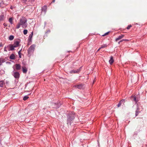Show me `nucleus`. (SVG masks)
Listing matches in <instances>:
<instances>
[{"label": "nucleus", "instance_id": "nucleus-28", "mask_svg": "<svg viewBox=\"0 0 147 147\" xmlns=\"http://www.w3.org/2000/svg\"><path fill=\"white\" fill-rule=\"evenodd\" d=\"M21 50H20L19 52H18V54L19 55V57L20 58H21V54L20 52Z\"/></svg>", "mask_w": 147, "mask_h": 147}, {"label": "nucleus", "instance_id": "nucleus-30", "mask_svg": "<svg viewBox=\"0 0 147 147\" xmlns=\"http://www.w3.org/2000/svg\"><path fill=\"white\" fill-rule=\"evenodd\" d=\"M128 40H127V39H122L120 40V42H123V41H127Z\"/></svg>", "mask_w": 147, "mask_h": 147}, {"label": "nucleus", "instance_id": "nucleus-10", "mask_svg": "<svg viewBox=\"0 0 147 147\" xmlns=\"http://www.w3.org/2000/svg\"><path fill=\"white\" fill-rule=\"evenodd\" d=\"M33 32H31V34H30L29 35V37H28V41L29 42H31L32 39V36H33Z\"/></svg>", "mask_w": 147, "mask_h": 147}, {"label": "nucleus", "instance_id": "nucleus-34", "mask_svg": "<svg viewBox=\"0 0 147 147\" xmlns=\"http://www.w3.org/2000/svg\"><path fill=\"white\" fill-rule=\"evenodd\" d=\"M4 51H6V52H7V51L6 49V47H5L4 48Z\"/></svg>", "mask_w": 147, "mask_h": 147}, {"label": "nucleus", "instance_id": "nucleus-16", "mask_svg": "<svg viewBox=\"0 0 147 147\" xmlns=\"http://www.w3.org/2000/svg\"><path fill=\"white\" fill-rule=\"evenodd\" d=\"M125 102V100H121L119 102V103L117 105L118 107H120L122 103H124Z\"/></svg>", "mask_w": 147, "mask_h": 147}, {"label": "nucleus", "instance_id": "nucleus-20", "mask_svg": "<svg viewBox=\"0 0 147 147\" xmlns=\"http://www.w3.org/2000/svg\"><path fill=\"white\" fill-rule=\"evenodd\" d=\"M4 18V16L3 15H1L0 16V21H2Z\"/></svg>", "mask_w": 147, "mask_h": 147}, {"label": "nucleus", "instance_id": "nucleus-29", "mask_svg": "<svg viewBox=\"0 0 147 147\" xmlns=\"http://www.w3.org/2000/svg\"><path fill=\"white\" fill-rule=\"evenodd\" d=\"M109 32H107L105 33L104 34H103V35H102V36H106L108 34H109Z\"/></svg>", "mask_w": 147, "mask_h": 147}, {"label": "nucleus", "instance_id": "nucleus-18", "mask_svg": "<svg viewBox=\"0 0 147 147\" xmlns=\"http://www.w3.org/2000/svg\"><path fill=\"white\" fill-rule=\"evenodd\" d=\"M139 113V109L138 107L137 109L136 110V116H138Z\"/></svg>", "mask_w": 147, "mask_h": 147}, {"label": "nucleus", "instance_id": "nucleus-15", "mask_svg": "<svg viewBox=\"0 0 147 147\" xmlns=\"http://www.w3.org/2000/svg\"><path fill=\"white\" fill-rule=\"evenodd\" d=\"M113 62L114 60L113 59V57L112 56H111L110 57V59L109 61V62L110 64L111 65L113 63Z\"/></svg>", "mask_w": 147, "mask_h": 147}, {"label": "nucleus", "instance_id": "nucleus-25", "mask_svg": "<svg viewBox=\"0 0 147 147\" xmlns=\"http://www.w3.org/2000/svg\"><path fill=\"white\" fill-rule=\"evenodd\" d=\"M3 62V59L2 58L0 59V66H1L2 63Z\"/></svg>", "mask_w": 147, "mask_h": 147}, {"label": "nucleus", "instance_id": "nucleus-19", "mask_svg": "<svg viewBox=\"0 0 147 147\" xmlns=\"http://www.w3.org/2000/svg\"><path fill=\"white\" fill-rule=\"evenodd\" d=\"M13 19L12 18H9V21L11 24H12L13 23Z\"/></svg>", "mask_w": 147, "mask_h": 147}, {"label": "nucleus", "instance_id": "nucleus-2", "mask_svg": "<svg viewBox=\"0 0 147 147\" xmlns=\"http://www.w3.org/2000/svg\"><path fill=\"white\" fill-rule=\"evenodd\" d=\"M36 45L33 44L31 45L28 50V54H30L33 52L35 49Z\"/></svg>", "mask_w": 147, "mask_h": 147}, {"label": "nucleus", "instance_id": "nucleus-26", "mask_svg": "<svg viewBox=\"0 0 147 147\" xmlns=\"http://www.w3.org/2000/svg\"><path fill=\"white\" fill-rule=\"evenodd\" d=\"M28 33V30H24L23 31V33L24 34L26 35Z\"/></svg>", "mask_w": 147, "mask_h": 147}, {"label": "nucleus", "instance_id": "nucleus-12", "mask_svg": "<svg viewBox=\"0 0 147 147\" xmlns=\"http://www.w3.org/2000/svg\"><path fill=\"white\" fill-rule=\"evenodd\" d=\"M16 69L17 70H19L21 69V65L20 64H16L15 65Z\"/></svg>", "mask_w": 147, "mask_h": 147}, {"label": "nucleus", "instance_id": "nucleus-33", "mask_svg": "<svg viewBox=\"0 0 147 147\" xmlns=\"http://www.w3.org/2000/svg\"><path fill=\"white\" fill-rule=\"evenodd\" d=\"M23 1V2L25 3L26 1H27V0H22Z\"/></svg>", "mask_w": 147, "mask_h": 147}, {"label": "nucleus", "instance_id": "nucleus-36", "mask_svg": "<svg viewBox=\"0 0 147 147\" xmlns=\"http://www.w3.org/2000/svg\"><path fill=\"white\" fill-rule=\"evenodd\" d=\"M121 42H120V40L118 42V43L119 44Z\"/></svg>", "mask_w": 147, "mask_h": 147}, {"label": "nucleus", "instance_id": "nucleus-24", "mask_svg": "<svg viewBox=\"0 0 147 147\" xmlns=\"http://www.w3.org/2000/svg\"><path fill=\"white\" fill-rule=\"evenodd\" d=\"M29 98V97L27 96H25L24 98H23V99L24 100H26L27 99H28V98Z\"/></svg>", "mask_w": 147, "mask_h": 147}, {"label": "nucleus", "instance_id": "nucleus-1", "mask_svg": "<svg viewBox=\"0 0 147 147\" xmlns=\"http://www.w3.org/2000/svg\"><path fill=\"white\" fill-rule=\"evenodd\" d=\"M20 23L22 26L23 28H25L27 26L26 22L27 20L24 17L20 19Z\"/></svg>", "mask_w": 147, "mask_h": 147}, {"label": "nucleus", "instance_id": "nucleus-21", "mask_svg": "<svg viewBox=\"0 0 147 147\" xmlns=\"http://www.w3.org/2000/svg\"><path fill=\"white\" fill-rule=\"evenodd\" d=\"M14 37L13 36L11 35L9 37V39L10 40H12L13 39Z\"/></svg>", "mask_w": 147, "mask_h": 147}, {"label": "nucleus", "instance_id": "nucleus-13", "mask_svg": "<svg viewBox=\"0 0 147 147\" xmlns=\"http://www.w3.org/2000/svg\"><path fill=\"white\" fill-rule=\"evenodd\" d=\"M9 58L13 60L15 59L16 57L15 55L13 54H11L9 56Z\"/></svg>", "mask_w": 147, "mask_h": 147}, {"label": "nucleus", "instance_id": "nucleus-38", "mask_svg": "<svg viewBox=\"0 0 147 147\" xmlns=\"http://www.w3.org/2000/svg\"><path fill=\"white\" fill-rule=\"evenodd\" d=\"M55 0H53V2H54L55 1Z\"/></svg>", "mask_w": 147, "mask_h": 147}, {"label": "nucleus", "instance_id": "nucleus-6", "mask_svg": "<svg viewBox=\"0 0 147 147\" xmlns=\"http://www.w3.org/2000/svg\"><path fill=\"white\" fill-rule=\"evenodd\" d=\"M81 67L79 69H78L77 70H73L71 71H70L71 73H78L79 72H80V71Z\"/></svg>", "mask_w": 147, "mask_h": 147}, {"label": "nucleus", "instance_id": "nucleus-31", "mask_svg": "<svg viewBox=\"0 0 147 147\" xmlns=\"http://www.w3.org/2000/svg\"><path fill=\"white\" fill-rule=\"evenodd\" d=\"M131 27V25H129L127 27V29H129Z\"/></svg>", "mask_w": 147, "mask_h": 147}, {"label": "nucleus", "instance_id": "nucleus-22", "mask_svg": "<svg viewBox=\"0 0 147 147\" xmlns=\"http://www.w3.org/2000/svg\"><path fill=\"white\" fill-rule=\"evenodd\" d=\"M132 100H134L136 102L138 101V100H136V98L134 96L132 97Z\"/></svg>", "mask_w": 147, "mask_h": 147}, {"label": "nucleus", "instance_id": "nucleus-5", "mask_svg": "<svg viewBox=\"0 0 147 147\" xmlns=\"http://www.w3.org/2000/svg\"><path fill=\"white\" fill-rule=\"evenodd\" d=\"M15 47H19L20 45V42L18 41H15L13 44L12 45Z\"/></svg>", "mask_w": 147, "mask_h": 147}, {"label": "nucleus", "instance_id": "nucleus-7", "mask_svg": "<svg viewBox=\"0 0 147 147\" xmlns=\"http://www.w3.org/2000/svg\"><path fill=\"white\" fill-rule=\"evenodd\" d=\"M22 68L23 73L24 74L26 73L27 72L28 69L25 65L22 66Z\"/></svg>", "mask_w": 147, "mask_h": 147}, {"label": "nucleus", "instance_id": "nucleus-14", "mask_svg": "<svg viewBox=\"0 0 147 147\" xmlns=\"http://www.w3.org/2000/svg\"><path fill=\"white\" fill-rule=\"evenodd\" d=\"M47 6L46 5H44L42 7V11L46 12L47 10Z\"/></svg>", "mask_w": 147, "mask_h": 147}, {"label": "nucleus", "instance_id": "nucleus-3", "mask_svg": "<svg viewBox=\"0 0 147 147\" xmlns=\"http://www.w3.org/2000/svg\"><path fill=\"white\" fill-rule=\"evenodd\" d=\"M13 76L16 78H18L20 77V74L18 72H15L13 73Z\"/></svg>", "mask_w": 147, "mask_h": 147}, {"label": "nucleus", "instance_id": "nucleus-27", "mask_svg": "<svg viewBox=\"0 0 147 147\" xmlns=\"http://www.w3.org/2000/svg\"><path fill=\"white\" fill-rule=\"evenodd\" d=\"M107 46V45H104L101 46L100 48H102L105 47H106Z\"/></svg>", "mask_w": 147, "mask_h": 147}, {"label": "nucleus", "instance_id": "nucleus-23", "mask_svg": "<svg viewBox=\"0 0 147 147\" xmlns=\"http://www.w3.org/2000/svg\"><path fill=\"white\" fill-rule=\"evenodd\" d=\"M21 25L20 24V23H18L17 24V25L16 26V28L17 29H18L19 28H20V27Z\"/></svg>", "mask_w": 147, "mask_h": 147}, {"label": "nucleus", "instance_id": "nucleus-37", "mask_svg": "<svg viewBox=\"0 0 147 147\" xmlns=\"http://www.w3.org/2000/svg\"><path fill=\"white\" fill-rule=\"evenodd\" d=\"M94 81H93V84H94Z\"/></svg>", "mask_w": 147, "mask_h": 147}, {"label": "nucleus", "instance_id": "nucleus-8", "mask_svg": "<svg viewBox=\"0 0 147 147\" xmlns=\"http://www.w3.org/2000/svg\"><path fill=\"white\" fill-rule=\"evenodd\" d=\"M76 88L81 89L83 88V85L82 84L75 85L74 86Z\"/></svg>", "mask_w": 147, "mask_h": 147}, {"label": "nucleus", "instance_id": "nucleus-9", "mask_svg": "<svg viewBox=\"0 0 147 147\" xmlns=\"http://www.w3.org/2000/svg\"><path fill=\"white\" fill-rule=\"evenodd\" d=\"M7 47H9V49H8L9 51H13L14 49V48H15L12 45H9L7 46Z\"/></svg>", "mask_w": 147, "mask_h": 147}, {"label": "nucleus", "instance_id": "nucleus-17", "mask_svg": "<svg viewBox=\"0 0 147 147\" xmlns=\"http://www.w3.org/2000/svg\"><path fill=\"white\" fill-rule=\"evenodd\" d=\"M5 84V82L3 80L0 81V87H2L3 86V84Z\"/></svg>", "mask_w": 147, "mask_h": 147}, {"label": "nucleus", "instance_id": "nucleus-4", "mask_svg": "<svg viewBox=\"0 0 147 147\" xmlns=\"http://www.w3.org/2000/svg\"><path fill=\"white\" fill-rule=\"evenodd\" d=\"M125 36V35L124 34H121V35H120L118 36V37L116 38L115 39V41L117 42L119 40L121 39L122 38H123Z\"/></svg>", "mask_w": 147, "mask_h": 147}, {"label": "nucleus", "instance_id": "nucleus-35", "mask_svg": "<svg viewBox=\"0 0 147 147\" xmlns=\"http://www.w3.org/2000/svg\"><path fill=\"white\" fill-rule=\"evenodd\" d=\"M101 49V48H100L97 50V52H98L100 50V49Z\"/></svg>", "mask_w": 147, "mask_h": 147}, {"label": "nucleus", "instance_id": "nucleus-32", "mask_svg": "<svg viewBox=\"0 0 147 147\" xmlns=\"http://www.w3.org/2000/svg\"><path fill=\"white\" fill-rule=\"evenodd\" d=\"M3 25L5 26H7V25L5 23H4L3 24Z\"/></svg>", "mask_w": 147, "mask_h": 147}, {"label": "nucleus", "instance_id": "nucleus-11", "mask_svg": "<svg viewBox=\"0 0 147 147\" xmlns=\"http://www.w3.org/2000/svg\"><path fill=\"white\" fill-rule=\"evenodd\" d=\"M74 118H68L67 119V124H71V121H72Z\"/></svg>", "mask_w": 147, "mask_h": 147}]
</instances>
